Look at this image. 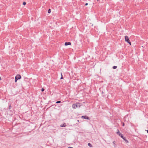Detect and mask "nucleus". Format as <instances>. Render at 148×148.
I'll return each mask as SVG.
<instances>
[{"instance_id": "1", "label": "nucleus", "mask_w": 148, "mask_h": 148, "mask_svg": "<svg viewBox=\"0 0 148 148\" xmlns=\"http://www.w3.org/2000/svg\"><path fill=\"white\" fill-rule=\"evenodd\" d=\"M117 130L118 132L116 133L118 134L119 136H121V137L126 142V143H128L129 142L125 138L123 137V134L120 133L119 130Z\"/></svg>"}, {"instance_id": "2", "label": "nucleus", "mask_w": 148, "mask_h": 148, "mask_svg": "<svg viewBox=\"0 0 148 148\" xmlns=\"http://www.w3.org/2000/svg\"><path fill=\"white\" fill-rule=\"evenodd\" d=\"M81 104L80 103L74 104L72 105V107L74 109H76L77 107H80Z\"/></svg>"}, {"instance_id": "3", "label": "nucleus", "mask_w": 148, "mask_h": 148, "mask_svg": "<svg viewBox=\"0 0 148 148\" xmlns=\"http://www.w3.org/2000/svg\"><path fill=\"white\" fill-rule=\"evenodd\" d=\"M125 41L128 43L130 45H131V42L129 40L128 37L127 36H125Z\"/></svg>"}, {"instance_id": "4", "label": "nucleus", "mask_w": 148, "mask_h": 148, "mask_svg": "<svg viewBox=\"0 0 148 148\" xmlns=\"http://www.w3.org/2000/svg\"><path fill=\"white\" fill-rule=\"evenodd\" d=\"M15 78H17V79H18L21 78V76L20 75L18 74L16 75Z\"/></svg>"}, {"instance_id": "5", "label": "nucleus", "mask_w": 148, "mask_h": 148, "mask_svg": "<svg viewBox=\"0 0 148 148\" xmlns=\"http://www.w3.org/2000/svg\"><path fill=\"white\" fill-rule=\"evenodd\" d=\"M82 118L87 119H90L87 116H82Z\"/></svg>"}, {"instance_id": "6", "label": "nucleus", "mask_w": 148, "mask_h": 148, "mask_svg": "<svg viewBox=\"0 0 148 148\" xmlns=\"http://www.w3.org/2000/svg\"><path fill=\"white\" fill-rule=\"evenodd\" d=\"M71 44V42H66L65 43L64 45L65 46H67L68 45H70Z\"/></svg>"}, {"instance_id": "7", "label": "nucleus", "mask_w": 148, "mask_h": 148, "mask_svg": "<svg viewBox=\"0 0 148 148\" xmlns=\"http://www.w3.org/2000/svg\"><path fill=\"white\" fill-rule=\"evenodd\" d=\"M113 146L114 147H116V142L115 141H114L113 142Z\"/></svg>"}, {"instance_id": "8", "label": "nucleus", "mask_w": 148, "mask_h": 148, "mask_svg": "<svg viewBox=\"0 0 148 148\" xmlns=\"http://www.w3.org/2000/svg\"><path fill=\"white\" fill-rule=\"evenodd\" d=\"M66 124L65 123H64L62 125H60V127H65L66 126Z\"/></svg>"}, {"instance_id": "9", "label": "nucleus", "mask_w": 148, "mask_h": 148, "mask_svg": "<svg viewBox=\"0 0 148 148\" xmlns=\"http://www.w3.org/2000/svg\"><path fill=\"white\" fill-rule=\"evenodd\" d=\"M88 145L90 147H92V145L90 143L88 144Z\"/></svg>"}, {"instance_id": "10", "label": "nucleus", "mask_w": 148, "mask_h": 148, "mask_svg": "<svg viewBox=\"0 0 148 148\" xmlns=\"http://www.w3.org/2000/svg\"><path fill=\"white\" fill-rule=\"evenodd\" d=\"M117 68V66H114L113 67V69H116Z\"/></svg>"}, {"instance_id": "11", "label": "nucleus", "mask_w": 148, "mask_h": 148, "mask_svg": "<svg viewBox=\"0 0 148 148\" xmlns=\"http://www.w3.org/2000/svg\"><path fill=\"white\" fill-rule=\"evenodd\" d=\"M51 9H49L48 11V12L49 13L51 12Z\"/></svg>"}, {"instance_id": "12", "label": "nucleus", "mask_w": 148, "mask_h": 148, "mask_svg": "<svg viewBox=\"0 0 148 148\" xmlns=\"http://www.w3.org/2000/svg\"><path fill=\"white\" fill-rule=\"evenodd\" d=\"M61 103V101H58L56 102V103Z\"/></svg>"}, {"instance_id": "13", "label": "nucleus", "mask_w": 148, "mask_h": 148, "mask_svg": "<svg viewBox=\"0 0 148 148\" xmlns=\"http://www.w3.org/2000/svg\"><path fill=\"white\" fill-rule=\"evenodd\" d=\"M26 4V3L25 2H24L23 3V5H25Z\"/></svg>"}, {"instance_id": "14", "label": "nucleus", "mask_w": 148, "mask_h": 148, "mask_svg": "<svg viewBox=\"0 0 148 148\" xmlns=\"http://www.w3.org/2000/svg\"><path fill=\"white\" fill-rule=\"evenodd\" d=\"M61 77L60 78V79H63V77H62V73H61Z\"/></svg>"}, {"instance_id": "15", "label": "nucleus", "mask_w": 148, "mask_h": 148, "mask_svg": "<svg viewBox=\"0 0 148 148\" xmlns=\"http://www.w3.org/2000/svg\"><path fill=\"white\" fill-rule=\"evenodd\" d=\"M45 89L43 88H42L41 89V91L43 92L44 90Z\"/></svg>"}, {"instance_id": "16", "label": "nucleus", "mask_w": 148, "mask_h": 148, "mask_svg": "<svg viewBox=\"0 0 148 148\" xmlns=\"http://www.w3.org/2000/svg\"><path fill=\"white\" fill-rule=\"evenodd\" d=\"M18 80V79H17V78H15V82H16Z\"/></svg>"}, {"instance_id": "17", "label": "nucleus", "mask_w": 148, "mask_h": 148, "mask_svg": "<svg viewBox=\"0 0 148 148\" xmlns=\"http://www.w3.org/2000/svg\"><path fill=\"white\" fill-rule=\"evenodd\" d=\"M11 105H10V106H9V109H11Z\"/></svg>"}, {"instance_id": "18", "label": "nucleus", "mask_w": 148, "mask_h": 148, "mask_svg": "<svg viewBox=\"0 0 148 148\" xmlns=\"http://www.w3.org/2000/svg\"><path fill=\"white\" fill-rule=\"evenodd\" d=\"M88 5V3H86L85 4V5Z\"/></svg>"}, {"instance_id": "19", "label": "nucleus", "mask_w": 148, "mask_h": 148, "mask_svg": "<svg viewBox=\"0 0 148 148\" xmlns=\"http://www.w3.org/2000/svg\"><path fill=\"white\" fill-rule=\"evenodd\" d=\"M124 126V123H123V126Z\"/></svg>"}, {"instance_id": "20", "label": "nucleus", "mask_w": 148, "mask_h": 148, "mask_svg": "<svg viewBox=\"0 0 148 148\" xmlns=\"http://www.w3.org/2000/svg\"><path fill=\"white\" fill-rule=\"evenodd\" d=\"M68 148H73V147H68Z\"/></svg>"}, {"instance_id": "21", "label": "nucleus", "mask_w": 148, "mask_h": 148, "mask_svg": "<svg viewBox=\"0 0 148 148\" xmlns=\"http://www.w3.org/2000/svg\"><path fill=\"white\" fill-rule=\"evenodd\" d=\"M147 133H148V130H147Z\"/></svg>"}, {"instance_id": "22", "label": "nucleus", "mask_w": 148, "mask_h": 148, "mask_svg": "<svg viewBox=\"0 0 148 148\" xmlns=\"http://www.w3.org/2000/svg\"><path fill=\"white\" fill-rule=\"evenodd\" d=\"M77 121H78V122H79V120H77Z\"/></svg>"}, {"instance_id": "23", "label": "nucleus", "mask_w": 148, "mask_h": 148, "mask_svg": "<svg viewBox=\"0 0 148 148\" xmlns=\"http://www.w3.org/2000/svg\"><path fill=\"white\" fill-rule=\"evenodd\" d=\"M1 80V78L0 77V80Z\"/></svg>"}]
</instances>
